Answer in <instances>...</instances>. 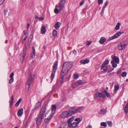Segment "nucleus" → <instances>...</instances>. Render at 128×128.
Returning <instances> with one entry per match:
<instances>
[{"instance_id": "nucleus-1", "label": "nucleus", "mask_w": 128, "mask_h": 128, "mask_svg": "<svg viewBox=\"0 0 128 128\" xmlns=\"http://www.w3.org/2000/svg\"><path fill=\"white\" fill-rule=\"evenodd\" d=\"M48 106L47 104H45L43 106L40 110L39 114L36 120V124L37 126L40 125L42 122V120L44 118L45 112Z\"/></svg>"}, {"instance_id": "nucleus-2", "label": "nucleus", "mask_w": 128, "mask_h": 128, "mask_svg": "<svg viewBox=\"0 0 128 128\" xmlns=\"http://www.w3.org/2000/svg\"><path fill=\"white\" fill-rule=\"evenodd\" d=\"M58 61H56L53 65L52 71L51 74L50 78L51 80H53L54 76L55 74L56 70L58 68Z\"/></svg>"}, {"instance_id": "nucleus-3", "label": "nucleus", "mask_w": 128, "mask_h": 128, "mask_svg": "<svg viewBox=\"0 0 128 128\" xmlns=\"http://www.w3.org/2000/svg\"><path fill=\"white\" fill-rule=\"evenodd\" d=\"M72 66V63L70 62H66L63 64L62 68L68 70H70Z\"/></svg>"}, {"instance_id": "nucleus-4", "label": "nucleus", "mask_w": 128, "mask_h": 128, "mask_svg": "<svg viewBox=\"0 0 128 128\" xmlns=\"http://www.w3.org/2000/svg\"><path fill=\"white\" fill-rule=\"evenodd\" d=\"M32 76L30 74L28 77V80L25 86L27 90H28L29 89L30 86L31 85L32 81L33 78Z\"/></svg>"}, {"instance_id": "nucleus-5", "label": "nucleus", "mask_w": 128, "mask_h": 128, "mask_svg": "<svg viewBox=\"0 0 128 128\" xmlns=\"http://www.w3.org/2000/svg\"><path fill=\"white\" fill-rule=\"evenodd\" d=\"M124 33V32H118L116 33L112 37L110 38L108 40V41H110L113 39L118 38L120 36L121 34Z\"/></svg>"}, {"instance_id": "nucleus-6", "label": "nucleus", "mask_w": 128, "mask_h": 128, "mask_svg": "<svg viewBox=\"0 0 128 128\" xmlns=\"http://www.w3.org/2000/svg\"><path fill=\"white\" fill-rule=\"evenodd\" d=\"M124 33V32H118L116 33L112 37L110 38L108 40V41H110L113 39L118 38L120 36L121 34Z\"/></svg>"}, {"instance_id": "nucleus-7", "label": "nucleus", "mask_w": 128, "mask_h": 128, "mask_svg": "<svg viewBox=\"0 0 128 128\" xmlns=\"http://www.w3.org/2000/svg\"><path fill=\"white\" fill-rule=\"evenodd\" d=\"M65 2L60 0L58 7L60 11L64 7Z\"/></svg>"}, {"instance_id": "nucleus-8", "label": "nucleus", "mask_w": 128, "mask_h": 128, "mask_svg": "<svg viewBox=\"0 0 128 128\" xmlns=\"http://www.w3.org/2000/svg\"><path fill=\"white\" fill-rule=\"evenodd\" d=\"M76 108L74 107H72L69 109L68 112L70 116L76 113Z\"/></svg>"}, {"instance_id": "nucleus-9", "label": "nucleus", "mask_w": 128, "mask_h": 128, "mask_svg": "<svg viewBox=\"0 0 128 128\" xmlns=\"http://www.w3.org/2000/svg\"><path fill=\"white\" fill-rule=\"evenodd\" d=\"M70 116L68 111L63 112L61 114V116L62 118H65Z\"/></svg>"}, {"instance_id": "nucleus-10", "label": "nucleus", "mask_w": 128, "mask_h": 128, "mask_svg": "<svg viewBox=\"0 0 128 128\" xmlns=\"http://www.w3.org/2000/svg\"><path fill=\"white\" fill-rule=\"evenodd\" d=\"M95 95L96 97L100 98H104L106 97L105 94L103 93H100L98 92H97L95 94Z\"/></svg>"}, {"instance_id": "nucleus-11", "label": "nucleus", "mask_w": 128, "mask_h": 128, "mask_svg": "<svg viewBox=\"0 0 128 128\" xmlns=\"http://www.w3.org/2000/svg\"><path fill=\"white\" fill-rule=\"evenodd\" d=\"M126 46L125 44L121 42L118 44L117 46L118 49L119 50H121L124 48Z\"/></svg>"}, {"instance_id": "nucleus-12", "label": "nucleus", "mask_w": 128, "mask_h": 128, "mask_svg": "<svg viewBox=\"0 0 128 128\" xmlns=\"http://www.w3.org/2000/svg\"><path fill=\"white\" fill-rule=\"evenodd\" d=\"M68 71L66 69H65L64 68H62V70L61 72L60 77L62 78L64 77L68 72Z\"/></svg>"}, {"instance_id": "nucleus-13", "label": "nucleus", "mask_w": 128, "mask_h": 128, "mask_svg": "<svg viewBox=\"0 0 128 128\" xmlns=\"http://www.w3.org/2000/svg\"><path fill=\"white\" fill-rule=\"evenodd\" d=\"M52 113L50 114L52 116L54 115L56 111V108L55 105H52Z\"/></svg>"}, {"instance_id": "nucleus-14", "label": "nucleus", "mask_w": 128, "mask_h": 128, "mask_svg": "<svg viewBox=\"0 0 128 128\" xmlns=\"http://www.w3.org/2000/svg\"><path fill=\"white\" fill-rule=\"evenodd\" d=\"M78 123L76 122H74L72 124H71V125L70 126H68L71 128H75L78 126Z\"/></svg>"}, {"instance_id": "nucleus-15", "label": "nucleus", "mask_w": 128, "mask_h": 128, "mask_svg": "<svg viewBox=\"0 0 128 128\" xmlns=\"http://www.w3.org/2000/svg\"><path fill=\"white\" fill-rule=\"evenodd\" d=\"M23 114V109L22 108H20L18 111L17 114L18 116H22Z\"/></svg>"}, {"instance_id": "nucleus-16", "label": "nucleus", "mask_w": 128, "mask_h": 128, "mask_svg": "<svg viewBox=\"0 0 128 128\" xmlns=\"http://www.w3.org/2000/svg\"><path fill=\"white\" fill-rule=\"evenodd\" d=\"M74 119V116H72L68 120V126H70L71 125L72 122L73 121Z\"/></svg>"}, {"instance_id": "nucleus-17", "label": "nucleus", "mask_w": 128, "mask_h": 128, "mask_svg": "<svg viewBox=\"0 0 128 128\" xmlns=\"http://www.w3.org/2000/svg\"><path fill=\"white\" fill-rule=\"evenodd\" d=\"M32 49L33 50V52L31 54H30V57L32 59H33L35 55V50L34 47H32Z\"/></svg>"}, {"instance_id": "nucleus-18", "label": "nucleus", "mask_w": 128, "mask_h": 128, "mask_svg": "<svg viewBox=\"0 0 128 128\" xmlns=\"http://www.w3.org/2000/svg\"><path fill=\"white\" fill-rule=\"evenodd\" d=\"M89 60L88 59H86L84 60H82L80 61L81 63L83 64H88L89 63Z\"/></svg>"}, {"instance_id": "nucleus-19", "label": "nucleus", "mask_w": 128, "mask_h": 128, "mask_svg": "<svg viewBox=\"0 0 128 128\" xmlns=\"http://www.w3.org/2000/svg\"><path fill=\"white\" fill-rule=\"evenodd\" d=\"M106 41V39L105 38L102 37L99 40V42L101 44H102Z\"/></svg>"}, {"instance_id": "nucleus-20", "label": "nucleus", "mask_w": 128, "mask_h": 128, "mask_svg": "<svg viewBox=\"0 0 128 128\" xmlns=\"http://www.w3.org/2000/svg\"><path fill=\"white\" fill-rule=\"evenodd\" d=\"M61 24L60 22H57L54 25V27L56 29H58L60 27Z\"/></svg>"}, {"instance_id": "nucleus-21", "label": "nucleus", "mask_w": 128, "mask_h": 128, "mask_svg": "<svg viewBox=\"0 0 128 128\" xmlns=\"http://www.w3.org/2000/svg\"><path fill=\"white\" fill-rule=\"evenodd\" d=\"M101 68V69L103 70L105 72H106L108 70V67L106 66V65H104V64H102Z\"/></svg>"}, {"instance_id": "nucleus-22", "label": "nucleus", "mask_w": 128, "mask_h": 128, "mask_svg": "<svg viewBox=\"0 0 128 128\" xmlns=\"http://www.w3.org/2000/svg\"><path fill=\"white\" fill-rule=\"evenodd\" d=\"M41 33L42 34H45L46 32V29L44 26H42L41 28Z\"/></svg>"}, {"instance_id": "nucleus-23", "label": "nucleus", "mask_w": 128, "mask_h": 128, "mask_svg": "<svg viewBox=\"0 0 128 128\" xmlns=\"http://www.w3.org/2000/svg\"><path fill=\"white\" fill-rule=\"evenodd\" d=\"M84 108L82 107H80L76 109V113L80 112L81 111L83 110Z\"/></svg>"}, {"instance_id": "nucleus-24", "label": "nucleus", "mask_w": 128, "mask_h": 128, "mask_svg": "<svg viewBox=\"0 0 128 128\" xmlns=\"http://www.w3.org/2000/svg\"><path fill=\"white\" fill-rule=\"evenodd\" d=\"M14 96L12 95V96L11 97V99L10 101V107L11 108L12 105V104L14 102Z\"/></svg>"}, {"instance_id": "nucleus-25", "label": "nucleus", "mask_w": 128, "mask_h": 128, "mask_svg": "<svg viewBox=\"0 0 128 128\" xmlns=\"http://www.w3.org/2000/svg\"><path fill=\"white\" fill-rule=\"evenodd\" d=\"M113 60L115 62L118 63L119 62V59L118 57L115 56L113 58Z\"/></svg>"}, {"instance_id": "nucleus-26", "label": "nucleus", "mask_w": 128, "mask_h": 128, "mask_svg": "<svg viewBox=\"0 0 128 128\" xmlns=\"http://www.w3.org/2000/svg\"><path fill=\"white\" fill-rule=\"evenodd\" d=\"M53 116H52L51 115H50L47 118H46L44 120L45 122L46 123H48L49 122L51 118Z\"/></svg>"}, {"instance_id": "nucleus-27", "label": "nucleus", "mask_w": 128, "mask_h": 128, "mask_svg": "<svg viewBox=\"0 0 128 128\" xmlns=\"http://www.w3.org/2000/svg\"><path fill=\"white\" fill-rule=\"evenodd\" d=\"M67 125L65 123H64L61 124L60 125V128H66Z\"/></svg>"}, {"instance_id": "nucleus-28", "label": "nucleus", "mask_w": 128, "mask_h": 128, "mask_svg": "<svg viewBox=\"0 0 128 128\" xmlns=\"http://www.w3.org/2000/svg\"><path fill=\"white\" fill-rule=\"evenodd\" d=\"M115 62L114 61L112 60L111 61V63L112 64V66L113 68H115L117 66V64L115 63Z\"/></svg>"}, {"instance_id": "nucleus-29", "label": "nucleus", "mask_w": 128, "mask_h": 128, "mask_svg": "<svg viewBox=\"0 0 128 128\" xmlns=\"http://www.w3.org/2000/svg\"><path fill=\"white\" fill-rule=\"evenodd\" d=\"M121 24L119 22L118 23L115 28V29L116 30H119L120 28V26Z\"/></svg>"}, {"instance_id": "nucleus-30", "label": "nucleus", "mask_w": 128, "mask_h": 128, "mask_svg": "<svg viewBox=\"0 0 128 128\" xmlns=\"http://www.w3.org/2000/svg\"><path fill=\"white\" fill-rule=\"evenodd\" d=\"M23 52L22 54L23 56L22 58V60H23L25 57V56L26 54V49H24L23 50Z\"/></svg>"}, {"instance_id": "nucleus-31", "label": "nucleus", "mask_w": 128, "mask_h": 128, "mask_svg": "<svg viewBox=\"0 0 128 128\" xmlns=\"http://www.w3.org/2000/svg\"><path fill=\"white\" fill-rule=\"evenodd\" d=\"M77 83L78 84V85L79 86L83 85L86 82H82V80H78L77 82Z\"/></svg>"}, {"instance_id": "nucleus-32", "label": "nucleus", "mask_w": 128, "mask_h": 128, "mask_svg": "<svg viewBox=\"0 0 128 128\" xmlns=\"http://www.w3.org/2000/svg\"><path fill=\"white\" fill-rule=\"evenodd\" d=\"M119 86L118 84H115L114 86V90L116 92L119 89Z\"/></svg>"}, {"instance_id": "nucleus-33", "label": "nucleus", "mask_w": 128, "mask_h": 128, "mask_svg": "<svg viewBox=\"0 0 128 128\" xmlns=\"http://www.w3.org/2000/svg\"><path fill=\"white\" fill-rule=\"evenodd\" d=\"M22 100V99L21 98H20L18 100V101L16 102L15 104V106L16 107H18L19 105V104L20 103V102Z\"/></svg>"}, {"instance_id": "nucleus-34", "label": "nucleus", "mask_w": 128, "mask_h": 128, "mask_svg": "<svg viewBox=\"0 0 128 128\" xmlns=\"http://www.w3.org/2000/svg\"><path fill=\"white\" fill-rule=\"evenodd\" d=\"M79 86L78 84L77 83V82L74 83L72 84V86L74 88H76Z\"/></svg>"}, {"instance_id": "nucleus-35", "label": "nucleus", "mask_w": 128, "mask_h": 128, "mask_svg": "<svg viewBox=\"0 0 128 128\" xmlns=\"http://www.w3.org/2000/svg\"><path fill=\"white\" fill-rule=\"evenodd\" d=\"M124 110L126 113L128 112V103H127L125 106Z\"/></svg>"}, {"instance_id": "nucleus-36", "label": "nucleus", "mask_w": 128, "mask_h": 128, "mask_svg": "<svg viewBox=\"0 0 128 128\" xmlns=\"http://www.w3.org/2000/svg\"><path fill=\"white\" fill-rule=\"evenodd\" d=\"M82 120V118H77L75 119V121L77 122H76L78 123V124L81 122Z\"/></svg>"}, {"instance_id": "nucleus-37", "label": "nucleus", "mask_w": 128, "mask_h": 128, "mask_svg": "<svg viewBox=\"0 0 128 128\" xmlns=\"http://www.w3.org/2000/svg\"><path fill=\"white\" fill-rule=\"evenodd\" d=\"M106 112V110L105 109L100 110V114L104 115Z\"/></svg>"}, {"instance_id": "nucleus-38", "label": "nucleus", "mask_w": 128, "mask_h": 128, "mask_svg": "<svg viewBox=\"0 0 128 128\" xmlns=\"http://www.w3.org/2000/svg\"><path fill=\"white\" fill-rule=\"evenodd\" d=\"M52 34L54 38L57 35V31L56 30H53Z\"/></svg>"}, {"instance_id": "nucleus-39", "label": "nucleus", "mask_w": 128, "mask_h": 128, "mask_svg": "<svg viewBox=\"0 0 128 128\" xmlns=\"http://www.w3.org/2000/svg\"><path fill=\"white\" fill-rule=\"evenodd\" d=\"M100 125L102 126H103L104 127H106L107 126V124L105 122H102L100 123Z\"/></svg>"}, {"instance_id": "nucleus-40", "label": "nucleus", "mask_w": 128, "mask_h": 128, "mask_svg": "<svg viewBox=\"0 0 128 128\" xmlns=\"http://www.w3.org/2000/svg\"><path fill=\"white\" fill-rule=\"evenodd\" d=\"M104 92L105 93L106 96H107L108 97L110 98V95L109 94V93L106 91V90H104Z\"/></svg>"}, {"instance_id": "nucleus-41", "label": "nucleus", "mask_w": 128, "mask_h": 128, "mask_svg": "<svg viewBox=\"0 0 128 128\" xmlns=\"http://www.w3.org/2000/svg\"><path fill=\"white\" fill-rule=\"evenodd\" d=\"M60 83L61 84H62L64 83V77H62H62L60 76Z\"/></svg>"}, {"instance_id": "nucleus-42", "label": "nucleus", "mask_w": 128, "mask_h": 128, "mask_svg": "<svg viewBox=\"0 0 128 128\" xmlns=\"http://www.w3.org/2000/svg\"><path fill=\"white\" fill-rule=\"evenodd\" d=\"M109 60H105L102 64H104V65H106L108 64L109 63Z\"/></svg>"}, {"instance_id": "nucleus-43", "label": "nucleus", "mask_w": 128, "mask_h": 128, "mask_svg": "<svg viewBox=\"0 0 128 128\" xmlns=\"http://www.w3.org/2000/svg\"><path fill=\"white\" fill-rule=\"evenodd\" d=\"M127 75V73L126 72H124L122 74V77H125Z\"/></svg>"}, {"instance_id": "nucleus-44", "label": "nucleus", "mask_w": 128, "mask_h": 128, "mask_svg": "<svg viewBox=\"0 0 128 128\" xmlns=\"http://www.w3.org/2000/svg\"><path fill=\"white\" fill-rule=\"evenodd\" d=\"M59 12V10L57 8H56L54 10V12L56 14H58Z\"/></svg>"}, {"instance_id": "nucleus-45", "label": "nucleus", "mask_w": 128, "mask_h": 128, "mask_svg": "<svg viewBox=\"0 0 128 128\" xmlns=\"http://www.w3.org/2000/svg\"><path fill=\"white\" fill-rule=\"evenodd\" d=\"M14 78H12L10 79L9 80V82L8 83L10 84H12L14 81Z\"/></svg>"}, {"instance_id": "nucleus-46", "label": "nucleus", "mask_w": 128, "mask_h": 128, "mask_svg": "<svg viewBox=\"0 0 128 128\" xmlns=\"http://www.w3.org/2000/svg\"><path fill=\"white\" fill-rule=\"evenodd\" d=\"M108 124L110 127L112 126V123L111 121H109L108 122Z\"/></svg>"}, {"instance_id": "nucleus-47", "label": "nucleus", "mask_w": 128, "mask_h": 128, "mask_svg": "<svg viewBox=\"0 0 128 128\" xmlns=\"http://www.w3.org/2000/svg\"><path fill=\"white\" fill-rule=\"evenodd\" d=\"M78 74H74V78L76 79L78 78Z\"/></svg>"}, {"instance_id": "nucleus-48", "label": "nucleus", "mask_w": 128, "mask_h": 128, "mask_svg": "<svg viewBox=\"0 0 128 128\" xmlns=\"http://www.w3.org/2000/svg\"><path fill=\"white\" fill-rule=\"evenodd\" d=\"M41 103L40 102V101H39L36 103V106L40 107L41 106Z\"/></svg>"}, {"instance_id": "nucleus-49", "label": "nucleus", "mask_w": 128, "mask_h": 128, "mask_svg": "<svg viewBox=\"0 0 128 128\" xmlns=\"http://www.w3.org/2000/svg\"><path fill=\"white\" fill-rule=\"evenodd\" d=\"M14 73L13 72H12L10 74V77L11 78H14L13 76H14Z\"/></svg>"}, {"instance_id": "nucleus-50", "label": "nucleus", "mask_w": 128, "mask_h": 128, "mask_svg": "<svg viewBox=\"0 0 128 128\" xmlns=\"http://www.w3.org/2000/svg\"><path fill=\"white\" fill-rule=\"evenodd\" d=\"M98 2L99 4H102L103 2V0H98Z\"/></svg>"}, {"instance_id": "nucleus-51", "label": "nucleus", "mask_w": 128, "mask_h": 128, "mask_svg": "<svg viewBox=\"0 0 128 128\" xmlns=\"http://www.w3.org/2000/svg\"><path fill=\"white\" fill-rule=\"evenodd\" d=\"M40 107L36 106V107L34 108V110H36L38 109Z\"/></svg>"}, {"instance_id": "nucleus-52", "label": "nucleus", "mask_w": 128, "mask_h": 128, "mask_svg": "<svg viewBox=\"0 0 128 128\" xmlns=\"http://www.w3.org/2000/svg\"><path fill=\"white\" fill-rule=\"evenodd\" d=\"M84 2V0H82L80 2V5L81 6L83 4Z\"/></svg>"}, {"instance_id": "nucleus-53", "label": "nucleus", "mask_w": 128, "mask_h": 128, "mask_svg": "<svg viewBox=\"0 0 128 128\" xmlns=\"http://www.w3.org/2000/svg\"><path fill=\"white\" fill-rule=\"evenodd\" d=\"M73 52L75 55H76V52L75 50H73Z\"/></svg>"}, {"instance_id": "nucleus-54", "label": "nucleus", "mask_w": 128, "mask_h": 128, "mask_svg": "<svg viewBox=\"0 0 128 128\" xmlns=\"http://www.w3.org/2000/svg\"><path fill=\"white\" fill-rule=\"evenodd\" d=\"M104 8L103 9L102 8V10L101 11V15H102V14H103L104 13Z\"/></svg>"}, {"instance_id": "nucleus-55", "label": "nucleus", "mask_w": 128, "mask_h": 128, "mask_svg": "<svg viewBox=\"0 0 128 128\" xmlns=\"http://www.w3.org/2000/svg\"><path fill=\"white\" fill-rule=\"evenodd\" d=\"M7 12V10H4V15L6 14V13Z\"/></svg>"}, {"instance_id": "nucleus-56", "label": "nucleus", "mask_w": 128, "mask_h": 128, "mask_svg": "<svg viewBox=\"0 0 128 128\" xmlns=\"http://www.w3.org/2000/svg\"><path fill=\"white\" fill-rule=\"evenodd\" d=\"M86 128H92V126L91 125H88Z\"/></svg>"}, {"instance_id": "nucleus-57", "label": "nucleus", "mask_w": 128, "mask_h": 128, "mask_svg": "<svg viewBox=\"0 0 128 128\" xmlns=\"http://www.w3.org/2000/svg\"><path fill=\"white\" fill-rule=\"evenodd\" d=\"M39 19L40 20H43L44 19V18L42 17H39Z\"/></svg>"}, {"instance_id": "nucleus-58", "label": "nucleus", "mask_w": 128, "mask_h": 128, "mask_svg": "<svg viewBox=\"0 0 128 128\" xmlns=\"http://www.w3.org/2000/svg\"><path fill=\"white\" fill-rule=\"evenodd\" d=\"M88 42V43L87 44H86L88 45H90L91 43V42Z\"/></svg>"}, {"instance_id": "nucleus-59", "label": "nucleus", "mask_w": 128, "mask_h": 128, "mask_svg": "<svg viewBox=\"0 0 128 128\" xmlns=\"http://www.w3.org/2000/svg\"><path fill=\"white\" fill-rule=\"evenodd\" d=\"M108 3V1H106L105 4V5H106V6H107Z\"/></svg>"}, {"instance_id": "nucleus-60", "label": "nucleus", "mask_w": 128, "mask_h": 128, "mask_svg": "<svg viewBox=\"0 0 128 128\" xmlns=\"http://www.w3.org/2000/svg\"><path fill=\"white\" fill-rule=\"evenodd\" d=\"M33 114L32 113H31L30 114V116H29V118H31L32 117V116Z\"/></svg>"}, {"instance_id": "nucleus-61", "label": "nucleus", "mask_w": 128, "mask_h": 128, "mask_svg": "<svg viewBox=\"0 0 128 128\" xmlns=\"http://www.w3.org/2000/svg\"><path fill=\"white\" fill-rule=\"evenodd\" d=\"M30 26V24L29 23H28L27 24V28L28 29L29 27Z\"/></svg>"}, {"instance_id": "nucleus-62", "label": "nucleus", "mask_w": 128, "mask_h": 128, "mask_svg": "<svg viewBox=\"0 0 128 128\" xmlns=\"http://www.w3.org/2000/svg\"><path fill=\"white\" fill-rule=\"evenodd\" d=\"M26 30H24V33L25 35H26Z\"/></svg>"}, {"instance_id": "nucleus-63", "label": "nucleus", "mask_w": 128, "mask_h": 128, "mask_svg": "<svg viewBox=\"0 0 128 128\" xmlns=\"http://www.w3.org/2000/svg\"><path fill=\"white\" fill-rule=\"evenodd\" d=\"M39 17H38V16H36L35 17V19H39Z\"/></svg>"}, {"instance_id": "nucleus-64", "label": "nucleus", "mask_w": 128, "mask_h": 128, "mask_svg": "<svg viewBox=\"0 0 128 128\" xmlns=\"http://www.w3.org/2000/svg\"><path fill=\"white\" fill-rule=\"evenodd\" d=\"M120 71L118 70L117 72V74H120Z\"/></svg>"}]
</instances>
